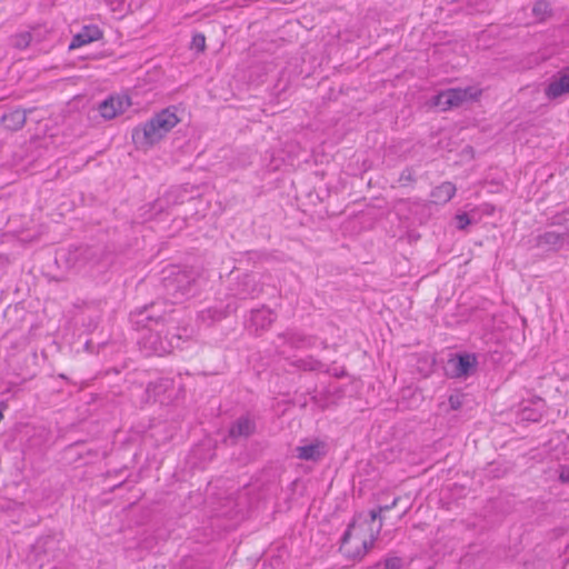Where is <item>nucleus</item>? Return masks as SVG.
<instances>
[{"label": "nucleus", "mask_w": 569, "mask_h": 569, "mask_svg": "<svg viewBox=\"0 0 569 569\" xmlns=\"http://www.w3.org/2000/svg\"><path fill=\"white\" fill-rule=\"evenodd\" d=\"M179 121L176 107L162 109L142 126L132 130V141L139 148L150 147L159 142Z\"/></svg>", "instance_id": "nucleus-1"}, {"label": "nucleus", "mask_w": 569, "mask_h": 569, "mask_svg": "<svg viewBox=\"0 0 569 569\" xmlns=\"http://www.w3.org/2000/svg\"><path fill=\"white\" fill-rule=\"evenodd\" d=\"M199 273L192 268L169 267L162 271L161 286L173 302L196 293Z\"/></svg>", "instance_id": "nucleus-2"}, {"label": "nucleus", "mask_w": 569, "mask_h": 569, "mask_svg": "<svg viewBox=\"0 0 569 569\" xmlns=\"http://www.w3.org/2000/svg\"><path fill=\"white\" fill-rule=\"evenodd\" d=\"M383 511L381 510L380 506L377 509H372L369 511V519H370V537L369 539L366 538H357L358 545L356 550H351L349 548V542L351 539V532L356 528V520L350 522L348 525L347 530L345 531L343 536L341 537V543H340V550L350 558H362L368 550L373 546V541L380 533V530L382 528V518L381 513Z\"/></svg>", "instance_id": "nucleus-3"}, {"label": "nucleus", "mask_w": 569, "mask_h": 569, "mask_svg": "<svg viewBox=\"0 0 569 569\" xmlns=\"http://www.w3.org/2000/svg\"><path fill=\"white\" fill-rule=\"evenodd\" d=\"M170 319L171 316L169 313L161 312L158 303L156 302L130 312V321L137 327V329H157Z\"/></svg>", "instance_id": "nucleus-4"}, {"label": "nucleus", "mask_w": 569, "mask_h": 569, "mask_svg": "<svg viewBox=\"0 0 569 569\" xmlns=\"http://www.w3.org/2000/svg\"><path fill=\"white\" fill-rule=\"evenodd\" d=\"M550 226L555 229L539 233L535 238V246L545 250L558 251L569 244V228L562 226L558 220L552 221Z\"/></svg>", "instance_id": "nucleus-5"}, {"label": "nucleus", "mask_w": 569, "mask_h": 569, "mask_svg": "<svg viewBox=\"0 0 569 569\" xmlns=\"http://www.w3.org/2000/svg\"><path fill=\"white\" fill-rule=\"evenodd\" d=\"M148 333L141 338L142 348L148 353H154L162 356L170 353L174 347L179 346L180 337L172 336L168 337V333L163 337L162 331L157 329L147 328Z\"/></svg>", "instance_id": "nucleus-6"}, {"label": "nucleus", "mask_w": 569, "mask_h": 569, "mask_svg": "<svg viewBox=\"0 0 569 569\" xmlns=\"http://www.w3.org/2000/svg\"><path fill=\"white\" fill-rule=\"evenodd\" d=\"M478 367V358L475 353L459 352L448 360L446 375L450 378H468Z\"/></svg>", "instance_id": "nucleus-7"}, {"label": "nucleus", "mask_w": 569, "mask_h": 569, "mask_svg": "<svg viewBox=\"0 0 569 569\" xmlns=\"http://www.w3.org/2000/svg\"><path fill=\"white\" fill-rule=\"evenodd\" d=\"M480 91L477 92L473 88H452L446 91H441L435 97V106L446 111L451 108L461 106L463 102L469 100H476Z\"/></svg>", "instance_id": "nucleus-8"}, {"label": "nucleus", "mask_w": 569, "mask_h": 569, "mask_svg": "<svg viewBox=\"0 0 569 569\" xmlns=\"http://www.w3.org/2000/svg\"><path fill=\"white\" fill-rule=\"evenodd\" d=\"M174 382L170 378H158L148 383L146 393L148 399L154 402L168 403L171 401V392L173 391Z\"/></svg>", "instance_id": "nucleus-9"}, {"label": "nucleus", "mask_w": 569, "mask_h": 569, "mask_svg": "<svg viewBox=\"0 0 569 569\" xmlns=\"http://www.w3.org/2000/svg\"><path fill=\"white\" fill-rule=\"evenodd\" d=\"M549 99H557L569 93V64L561 68L545 89Z\"/></svg>", "instance_id": "nucleus-10"}, {"label": "nucleus", "mask_w": 569, "mask_h": 569, "mask_svg": "<svg viewBox=\"0 0 569 569\" xmlns=\"http://www.w3.org/2000/svg\"><path fill=\"white\" fill-rule=\"evenodd\" d=\"M256 432V422L249 416L239 417L229 428L228 436L233 443L247 439Z\"/></svg>", "instance_id": "nucleus-11"}, {"label": "nucleus", "mask_w": 569, "mask_h": 569, "mask_svg": "<svg viewBox=\"0 0 569 569\" xmlns=\"http://www.w3.org/2000/svg\"><path fill=\"white\" fill-rule=\"evenodd\" d=\"M103 37L102 30L96 24L82 27V29L72 37L69 50H73L86 46L90 42L98 41Z\"/></svg>", "instance_id": "nucleus-12"}, {"label": "nucleus", "mask_w": 569, "mask_h": 569, "mask_svg": "<svg viewBox=\"0 0 569 569\" xmlns=\"http://www.w3.org/2000/svg\"><path fill=\"white\" fill-rule=\"evenodd\" d=\"M261 292V287L254 274H243L239 278L234 295L240 299L254 298Z\"/></svg>", "instance_id": "nucleus-13"}, {"label": "nucleus", "mask_w": 569, "mask_h": 569, "mask_svg": "<svg viewBox=\"0 0 569 569\" xmlns=\"http://www.w3.org/2000/svg\"><path fill=\"white\" fill-rule=\"evenodd\" d=\"M128 106V98L110 97L100 103L99 111L104 119H113L119 113H122L126 110V107Z\"/></svg>", "instance_id": "nucleus-14"}, {"label": "nucleus", "mask_w": 569, "mask_h": 569, "mask_svg": "<svg viewBox=\"0 0 569 569\" xmlns=\"http://www.w3.org/2000/svg\"><path fill=\"white\" fill-rule=\"evenodd\" d=\"M32 109H14L10 112L3 113L1 117L2 126L10 131H18L23 128L27 121V116Z\"/></svg>", "instance_id": "nucleus-15"}, {"label": "nucleus", "mask_w": 569, "mask_h": 569, "mask_svg": "<svg viewBox=\"0 0 569 569\" xmlns=\"http://www.w3.org/2000/svg\"><path fill=\"white\" fill-rule=\"evenodd\" d=\"M278 338L282 339L284 343L289 345L291 348L295 349L309 348L313 345V340L311 337L297 331H287L280 333Z\"/></svg>", "instance_id": "nucleus-16"}, {"label": "nucleus", "mask_w": 569, "mask_h": 569, "mask_svg": "<svg viewBox=\"0 0 569 569\" xmlns=\"http://www.w3.org/2000/svg\"><path fill=\"white\" fill-rule=\"evenodd\" d=\"M296 450L299 459L308 461H318L326 455L325 445L319 442L299 446Z\"/></svg>", "instance_id": "nucleus-17"}, {"label": "nucleus", "mask_w": 569, "mask_h": 569, "mask_svg": "<svg viewBox=\"0 0 569 569\" xmlns=\"http://www.w3.org/2000/svg\"><path fill=\"white\" fill-rule=\"evenodd\" d=\"M457 188L450 181H445L431 191L432 201L437 204L449 202L456 194Z\"/></svg>", "instance_id": "nucleus-18"}, {"label": "nucleus", "mask_w": 569, "mask_h": 569, "mask_svg": "<svg viewBox=\"0 0 569 569\" xmlns=\"http://www.w3.org/2000/svg\"><path fill=\"white\" fill-rule=\"evenodd\" d=\"M251 320L257 328L267 329L273 323L276 316L270 309L261 308L252 310Z\"/></svg>", "instance_id": "nucleus-19"}, {"label": "nucleus", "mask_w": 569, "mask_h": 569, "mask_svg": "<svg viewBox=\"0 0 569 569\" xmlns=\"http://www.w3.org/2000/svg\"><path fill=\"white\" fill-rule=\"evenodd\" d=\"M32 40V34L28 31L14 34L11 39V43L17 49H26L29 47Z\"/></svg>", "instance_id": "nucleus-20"}, {"label": "nucleus", "mask_w": 569, "mask_h": 569, "mask_svg": "<svg viewBox=\"0 0 569 569\" xmlns=\"http://www.w3.org/2000/svg\"><path fill=\"white\" fill-rule=\"evenodd\" d=\"M296 366L303 370H310V371L320 370L323 367L321 361L315 359L313 357H307L305 359H300L296 362Z\"/></svg>", "instance_id": "nucleus-21"}, {"label": "nucleus", "mask_w": 569, "mask_h": 569, "mask_svg": "<svg viewBox=\"0 0 569 569\" xmlns=\"http://www.w3.org/2000/svg\"><path fill=\"white\" fill-rule=\"evenodd\" d=\"M550 3L547 0H537L532 7V13L539 19H545L550 13Z\"/></svg>", "instance_id": "nucleus-22"}, {"label": "nucleus", "mask_w": 569, "mask_h": 569, "mask_svg": "<svg viewBox=\"0 0 569 569\" xmlns=\"http://www.w3.org/2000/svg\"><path fill=\"white\" fill-rule=\"evenodd\" d=\"M398 182L400 183L401 187H407L409 184L415 183L416 182V173H415L413 168L406 167L401 171Z\"/></svg>", "instance_id": "nucleus-23"}, {"label": "nucleus", "mask_w": 569, "mask_h": 569, "mask_svg": "<svg viewBox=\"0 0 569 569\" xmlns=\"http://www.w3.org/2000/svg\"><path fill=\"white\" fill-rule=\"evenodd\" d=\"M106 3L114 13H118L120 17L124 16L127 12L124 0H106Z\"/></svg>", "instance_id": "nucleus-24"}, {"label": "nucleus", "mask_w": 569, "mask_h": 569, "mask_svg": "<svg viewBox=\"0 0 569 569\" xmlns=\"http://www.w3.org/2000/svg\"><path fill=\"white\" fill-rule=\"evenodd\" d=\"M202 319L210 318L212 321L220 320L226 317V312L216 308H209L201 312Z\"/></svg>", "instance_id": "nucleus-25"}, {"label": "nucleus", "mask_w": 569, "mask_h": 569, "mask_svg": "<svg viewBox=\"0 0 569 569\" xmlns=\"http://www.w3.org/2000/svg\"><path fill=\"white\" fill-rule=\"evenodd\" d=\"M403 561L400 557L391 556L383 560L385 569H401Z\"/></svg>", "instance_id": "nucleus-26"}, {"label": "nucleus", "mask_w": 569, "mask_h": 569, "mask_svg": "<svg viewBox=\"0 0 569 569\" xmlns=\"http://www.w3.org/2000/svg\"><path fill=\"white\" fill-rule=\"evenodd\" d=\"M191 48L198 51H203L206 48V37L202 33H196L192 37Z\"/></svg>", "instance_id": "nucleus-27"}, {"label": "nucleus", "mask_w": 569, "mask_h": 569, "mask_svg": "<svg viewBox=\"0 0 569 569\" xmlns=\"http://www.w3.org/2000/svg\"><path fill=\"white\" fill-rule=\"evenodd\" d=\"M456 219H457V228L459 230L466 229L467 226H469L471 223L470 218H469L468 213H466V212L457 214Z\"/></svg>", "instance_id": "nucleus-28"}, {"label": "nucleus", "mask_w": 569, "mask_h": 569, "mask_svg": "<svg viewBox=\"0 0 569 569\" xmlns=\"http://www.w3.org/2000/svg\"><path fill=\"white\" fill-rule=\"evenodd\" d=\"M448 401L452 410H458L462 406V399L459 395H451Z\"/></svg>", "instance_id": "nucleus-29"}, {"label": "nucleus", "mask_w": 569, "mask_h": 569, "mask_svg": "<svg viewBox=\"0 0 569 569\" xmlns=\"http://www.w3.org/2000/svg\"><path fill=\"white\" fill-rule=\"evenodd\" d=\"M400 500H401V498H400V497H396V498L391 501V503L380 506V508H381V510H382L383 512H385V511H389V510L393 509V508L398 505V502H399Z\"/></svg>", "instance_id": "nucleus-30"}, {"label": "nucleus", "mask_w": 569, "mask_h": 569, "mask_svg": "<svg viewBox=\"0 0 569 569\" xmlns=\"http://www.w3.org/2000/svg\"><path fill=\"white\" fill-rule=\"evenodd\" d=\"M559 480L562 483H569V469L562 468L559 475Z\"/></svg>", "instance_id": "nucleus-31"}, {"label": "nucleus", "mask_w": 569, "mask_h": 569, "mask_svg": "<svg viewBox=\"0 0 569 569\" xmlns=\"http://www.w3.org/2000/svg\"><path fill=\"white\" fill-rule=\"evenodd\" d=\"M409 508H410L409 506H408V507H406V508L403 509V511H402V515H401V516L406 515V513L408 512Z\"/></svg>", "instance_id": "nucleus-32"}]
</instances>
